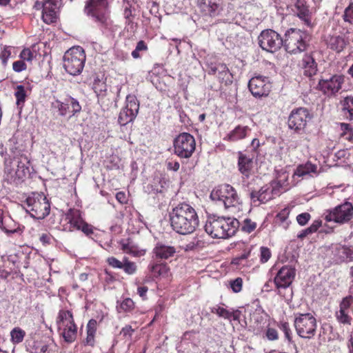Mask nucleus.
Returning a JSON list of instances; mask_svg holds the SVG:
<instances>
[{"label": "nucleus", "mask_w": 353, "mask_h": 353, "mask_svg": "<svg viewBox=\"0 0 353 353\" xmlns=\"http://www.w3.org/2000/svg\"><path fill=\"white\" fill-rule=\"evenodd\" d=\"M170 221L172 230L182 235L193 233L199 223L195 209L185 202L180 203L172 208L170 212Z\"/></svg>", "instance_id": "nucleus-1"}, {"label": "nucleus", "mask_w": 353, "mask_h": 353, "mask_svg": "<svg viewBox=\"0 0 353 353\" xmlns=\"http://www.w3.org/2000/svg\"><path fill=\"white\" fill-rule=\"evenodd\" d=\"M83 12L102 30H110L113 22L110 18L109 0H86Z\"/></svg>", "instance_id": "nucleus-2"}, {"label": "nucleus", "mask_w": 353, "mask_h": 353, "mask_svg": "<svg viewBox=\"0 0 353 353\" xmlns=\"http://www.w3.org/2000/svg\"><path fill=\"white\" fill-rule=\"evenodd\" d=\"M239 223L234 218L210 216L205 225V230L212 238L227 239L235 234Z\"/></svg>", "instance_id": "nucleus-3"}, {"label": "nucleus", "mask_w": 353, "mask_h": 353, "mask_svg": "<svg viewBox=\"0 0 353 353\" xmlns=\"http://www.w3.org/2000/svg\"><path fill=\"white\" fill-rule=\"evenodd\" d=\"M59 334L65 342L73 343L77 336V325L74 322L73 314L70 310H61L57 318Z\"/></svg>", "instance_id": "nucleus-4"}, {"label": "nucleus", "mask_w": 353, "mask_h": 353, "mask_svg": "<svg viewBox=\"0 0 353 353\" xmlns=\"http://www.w3.org/2000/svg\"><path fill=\"white\" fill-rule=\"evenodd\" d=\"M296 274V270L290 266H283L276 273L274 283L277 293L285 300L289 301L292 298V290L290 288Z\"/></svg>", "instance_id": "nucleus-5"}, {"label": "nucleus", "mask_w": 353, "mask_h": 353, "mask_svg": "<svg viewBox=\"0 0 353 353\" xmlns=\"http://www.w3.org/2000/svg\"><path fill=\"white\" fill-rule=\"evenodd\" d=\"M26 209L32 217L43 219L50 212V204L43 193L33 192L25 201Z\"/></svg>", "instance_id": "nucleus-6"}, {"label": "nucleus", "mask_w": 353, "mask_h": 353, "mask_svg": "<svg viewBox=\"0 0 353 353\" xmlns=\"http://www.w3.org/2000/svg\"><path fill=\"white\" fill-rule=\"evenodd\" d=\"M85 57L83 48L75 46L70 48L63 56V67L65 71L73 76L79 74L83 69Z\"/></svg>", "instance_id": "nucleus-7"}, {"label": "nucleus", "mask_w": 353, "mask_h": 353, "mask_svg": "<svg viewBox=\"0 0 353 353\" xmlns=\"http://www.w3.org/2000/svg\"><path fill=\"white\" fill-rule=\"evenodd\" d=\"M64 221L65 223L62 225L64 231L79 230L88 237L94 234L93 225L84 221L81 211L77 209H70L65 214Z\"/></svg>", "instance_id": "nucleus-8"}, {"label": "nucleus", "mask_w": 353, "mask_h": 353, "mask_svg": "<svg viewBox=\"0 0 353 353\" xmlns=\"http://www.w3.org/2000/svg\"><path fill=\"white\" fill-rule=\"evenodd\" d=\"M308 35L301 30L291 28L285 34L283 45L285 50L291 54H296L305 51L308 44Z\"/></svg>", "instance_id": "nucleus-9"}, {"label": "nucleus", "mask_w": 353, "mask_h": 353, "mask_svg": "<svg viewBox=\"0 0 353 353\" xmlns=\"http://www.w3.org/2000/svg\"><path fill=\"white\" fill-rule=\"evenodd\" d=\"M294 325L297 334L303 339H311L316 334L317 322L311 313L294 314Z\"/></svg>", "instance_id": "nucleus-10"}, {"label": "nucleus", "mask_w": 353, "mask_h": 353, "mask_svg": "<svg viewBox=\"0 0 353 353\" xmlns=\"http://www.w3.org/2000/svg\"><path fill=\"white\" fill-rule=\"evenodd\" d=\"M174 153L180 158H190L196 149L194 137L188 132L180 133L173 141Z\"/></svg>", "instance_id": "nucleus-11"}, {"label": "nucleus", "mask_w": 353, "mask_h": 353, "mask_svg": "<svg viewBox=\"0 0 353 353\" xmlns=\"http://www.w3.org/2000/svg\"><path fill=\"white\" fill-rule=\"evenodd\" d=\"M213 201L223 203L225 208L234 207L239 203V196L235 189L229 184H221L216 187L210 194Z\"/></svg>", "instance_id": "nucleus-12"}, {"label": "nucleus", "mask_w": 353, "mask_h": 353, "mask_svg": "<svg viewBox=\"0 0 353 353\" xmlns=\"http://www.w3.org/2000/svg\"><path fill=\"white\" fill-rule=\"evenodd\" d=\"M353 218V205L350 202H344L329 210L325 214V221L339 224L350 222Z\"/></svg>", "instance_id": "nucleus-13"}, {"label": "nucleus", "mask_w": 353, "mask_h": 353, "mask_svg": "<svg viewBox=\"0 0 353 353\" xmlns=\"http://www.w3.org/2000/svg\"><path fill=\"white\" fill-rule=\"evenodd\" d=\"M259 46L269 52H275L283 46V38L272 29L263 30L258 37Z\"/></svg>", "instance_id": "nucleus-14"}, {"label": "nucleus", "mask_w": 353, "mask_h": 353, "mask_svg": "<svg viewBox=\"0 0 353 353\" xmlns=\"http://www.w3.org/2000/svg\"><path fill=\"white\" fill-rule=\"evenodd\" d=\"M61 3V0H43L42 2L37 1L34 7L42 9L41 17L43 22L52 24L57 21Z\"/></svg>", "instance_id": "nucleus-15"}, {"label": "nucleus", "mask_w": 353, "mask_h": 353, "mask_svg": "<svg viewBox=\"0 0 353 353\" xmlns=\"http://www.w3.org/2000/svg\"><path fill=\"white\" fill-rule=\"evenodd\" d=\"M139 110V102L135 95L128 94L125 99V105L119 113L118 122L121 125H125L133 121Z\"/></svg>", "instance_id": "nucleus-16"}, {"label": "nucleus", "mask_w": 353, "mask_h": 353, "mask_svg": "<svg viewBox=\"0 0 353 353\" xmlns=\"http://www.w3.org/2000/svg\"><path fill=\"white\" fill-rule=\"evenodd\" d=\"M311 118L312 115L307 108H294L292 110L288 117V127L290 129L299 133L305 128L307 121L311 119Z\"/></svg>", "instance_id": "nucleus-17"}, {"label": "nucleus", "mask_w": 353, "mask_h": 353, "mask_svg": "<svg viewBox=\"0 0 353 353\" xmlns=\"http://www.w3.org/2000/svg\"><path fill=\"white\" fill-rule=\"evenodd\" d=\"M345 82L343 74H334L329 79L319 80L318 88L324 94L332 96L337 93Z\"/></svg>", "instance_id": "nucleus-18"}, {"label": "nucleus", "mask_w": 353, "mask_h": 353, "mask_svg": "<svg viewBox=\"0 0 353 353\" xmlns=\"http://www.w3.org/2000/svg\"><path fill=\"white\" fill-rule=\"evenodd\" d=\"M248 88L253 96L261 97L269 94L272 85L268 77L257 75L249 81Z\"/></svg>", "instance_id": "nucleus-19"}, {"label": "nucleus", "mask_w": 353, "mask_h": 353, "mask_svg": "<svg viewBox=\"0 0 353 353\" xmlns=\"http://www.w3.org/2000/svg\"><path fill=\"white\" fill-rule=\"evenodd\" d=\"M68 105H71V115L69 117L70 119L72 116H75L81 111V105L77 99L71 96L66 97L64 101L57 99L52 103V107L57 110L58 114L61 117H65L68 113Z\"/></svg>", "instance_id": "nucleus-20"}, {"label": "nucleus", "mask_w": 353, "mask_h": 353, "mask_svg": "<svg viewBox=\"0 0 353 353\" xmlns=\"http://www.w3.org/2000/svg\"><path fill=\"white\" fill-rule=\"evenodd\" d=\"M208 74L210 75H216L219 81L225 85L232 83V74L230 72L227 65L223 63H211L208 65Z\"/></svg>", "instance_id": "nucleus-21"}, {"label": "nucleus", "mask_w": 353, "mask_h": 353, "mask_svg": "<svg viewBox=\"0 0 353 353\" xmlns=\"http://www.w3.org/2000/svg\"><path fill=\"white\" fill-rule=\"evenodd\" d=\"M299 65L305 77L312 79L317 74L318 64L313 52L305 53L299 61Z\"/></svg>", "instance_id": "nucleus-22"}, {"label": "nucleus", "mask_w": 353, "mask_h": 353, "mask_svg": "<svg viewBox=\"0 0 353 353\" xmlns=\"http://www.w3.org/2000/svg\"><path fill=\"white\" fill-rule=\"evenodd\" d=\"M294 14L303 23L307 26H312V12L305 0H296L292 9Z\"/></svg>", "instance_id": "nucleus-23"}, {"label": "nucleus", "mask_w": 353, "mask_h": 353, "mask_svg": "<svg viewBox=\"0 0 353 353\" xmlns=\"http://www.w3.org/2000/svg\"><path fill=\"white\" fill-rule=\"evenodd\" d=\"M281 194V191L276 187L271 186L262 187L259 191L253 190L250 192V198L253 202L259 201L265 203L267 201L272 199L274 196H278Z\"/></svg>", "instance_id": "nucleus-24"}, {"label": "nucleus", "mask_w": 353, "mask_h": 353, "mask_svg": "<svg viewBox=\"0 0 353 353\" xmlns=\"http://www.w3.org/2000/svg\"><path fill=\"white\" fill-rule=\"evenodd\" d=\"M221 1L222 0H197L196 6L204 14L214 17L222 10Z\"/></svg>", "instance_id": "nucleus-25"}, {"label": "nucleus", "mask_w": 353, "mask_h": 353, "mask_svg": "<svg viewBox=\"0 0 353 353\" xmlns=\"http://www.w3.org/2000/svg\"><path fill=\"white\" fill-rule=\"evenodd\" d=\"M121 250L123 253L134 257H141L145 255L147 250L140 248L132 239H123L119 242Z\"/></svg>", "instance_id": "nucleus-26"}, {"label": "nucleus", "mask_w": 353, "mask_h": 353, "mask_svg": "<svg viewBox=\"0 0 353 353\" xmlns=\"http://www.w3.org/2000/svg\"><path fill=\"white\" fill-rule=\"evenodd\" d=\"M237 167L241 174L248 179L252 174L254 168L253 157L239 151L238 152Z\"/></svg>", "instance_id": "nucleus-27"}, {"label": "nucleus", "mask_w": 353, "mask_h": 353, "mask_svg": "<svg viewBox=\"0 0 353 353\" xmlns=\"http://www.w3.org/2000/svg\"><path fill=\"white\" fill-rule=\"evenodd\" d=\"M250 131L251 129L248 125H238L227 134L223 139L228 142H236L245 139Z\"/></svg>", "instance_id": "nucleus-28"}, {"label": "nucleus", "mask_w": 353, "mask_h": 353, "mask_svg": "<svg viewBox=\"0 0 353 353\" xmlns=\"http://www.w3.org/2000/svg\"><path fill=\"white\" fill-rule=\"evenodd\" d=\"M176 248L171 245H165L161 242H158L153 248V257L155 259H168L174 256L176 253Z\"/></svg>", "instance_id": "nucleus-29"}, {"label": "nucleus", "mask_w": 353, "mask_h": 353, "mask_svg": "<svg viewBox=\"0 0 353 353\" xmlns=\"http://www.w3.org/2000/svg\"><path fill=\"white\" fill-rule=\"evenodd\" d=\"M98 329V322L92 319L88 321L86 325V336L82 341L84 346H90L94 347L96 344V336Z\"/></svg>", "instance_id": "nucleus-30"}, {"label": "nucleus", "mask_w": 353, "mask_h": 353, "mask_svg": "<svg viewBox=\"0 0 353 353\" xmlns=\"http://www.w3.org/2000/svg\"><path fill=\"white\" fill-rule=\"evenodd\" d=\"M319 174L318 166L312 163L310 161H307L305 163L299 164L294 170V175L299 177H304L305 176H313Z\"/></svg>", "instance_id": "nucleus-31"}, {"label": "nucleus", "mask_w": 353, "mask_h": 353, "mask_svg": "<svg viewBox=\"0 0 353 353\" xmlns=\"http://www.w3.org/2000/svg\"><path fill=\"white\" fill-rule=\"evenodd\" d=\"M328 48L339 53L342 52L347 44V41L341 35H332L325 40Z\"/></svg>", "instance_id": "nucleus-32"}, {"label": "nucleus", "mask_w": 353, "mask_h": 353, "mask_svg": "<svg viewBox=\"0 0 353 353\" xmlns=\"http://www.w3.org/2000/svg\"><path fill=\"white\" fill-rule=\"evenodd\" d=\"M148 270L154 278L168 277L170 273V268L166 263L151 261Z\"/></svg>", "instance_id": "nucleus-33"}, {"label": "nucleus", "mask_w": 353, "mask_h": 353, "mask_svg": "<svg viewBox=\"0 0 353 353\" xmlns=\"http://www.w3.org/2000/svg\"><path fill=\"white\" fill-rule=\"evenodd\" d=\"M289 173L285 170H280L277 173L276 180L273 181L271 186L276 187L281 191V194L289 189Z\"/></svg>", "instance_id": "nucleus-34"}, {"label": "nucleus", "mask_w": 353, "mask_h": 353, "mask_svg": "<svg viewBox=\"0 0 353 353\" xmlns=\"http://www.w3.org/2000/svg\"><path fill=\"white\" fill-rule=\"evenodd\" d=\"M291 212V208L287 206L282 209L275 216L274 221L276 224L281 226L284 230H287L290 224L288 220L289 215Z\"/></svg>", "instance_id": "nucleus-35"}, {"label": "nucleus", "mask_w": 353, "mask_h": 353, "mask_svg": "<svg viewBox=\"0 0 353 353\" xmlns=\"http://www.w3.org/2000/svg\"><path fill=\"white\" fill-rule=\"evenodd\" d=\"M14 96L17 108L22 110L28 97V88H26L23 85H17L14 88Z\"/></svg>", "instance_id": "nucleus-36"}, {"label": "nucleus", "mask_w": 353, "mask_h": 353, "mask_svg": "<svg viewBox=\"0 0 353 353\" xmlns=\"http://www.w3.org/2000/svg\"><path fill=\"white\" fill-rule=\"evenodd\" d=\"M341 110L346 118L352 121L353 120V96L349 95L345 97L341 101Z\"/></svg>", "instance_id": "nucleus-37"}, {"label": "nucleus", "mask_w": 353, "mask_h": 353, "mask_svg": "<svg viewBox=\"0 0 353 353\" xmlns=\"http://www.w3.org/2000/svg\"><path fill=\"white\" fill-rule=\"evenodd\" d=\"M340 138L347 141L350 143L353 142V127L347 123H339Z\"/></svg>", "instance_id": "nucleus-38"}, {"label": "nucleus", "mask_w": 353, "mask_h": 353, "mask_svg": "<svg viewBox=\"0 0 353 353\" xmlns=\"http://www.w3.org/2000/svg\"><path fill=\"white\" fill-rule=\"evenodd\" d=\"M14 163V162H11L10 165H6L5 168L6 179L10 183H13L17 184L21 180L23 179V178L17 175V170Z\"/></svg>", "instance_id": "nucleus-39"}, {"label": "nucleus", "mask_w": 353, "mask_h": 353, "mask_svg": "<svg viewBox=\"0 0 353 353\" xmlns=\"http://www.w3.org/2000/svg\"><path fill=\"white\" fill-rule=\"evenodd\" d=\"M26 332L19 327H15L10 331V339L13 344L21 343L26 336Z\"/></svg>", "instance_id": "nucleus-40"}, {"label": "nucleus", "mask_w": 353, "mask_h": 353, "mask_svg": "<svg viewBox=\"0 0 353 353\" xmlns=\"http://www.w3.org/2000/svg\"><path fill=\"white\" fill-rule=\"evenodd\" d=\"M121 269L125 274L132 275L137 272V265L135 262L131 261L128 257L124 256Z\"/></svg>", "instance_id": "nucleus-41"}, {"label": "nucleus", "mask_w": 353, "mask_h": 353, "mask_svg": "<svg viewBox=\"0 0 353 353\" xmlns=\"http://www.w3.org/2000/svg\"><path fill=\"white\" fill-rule=\"evenodd\" d=\"M336 320L343 325H351L352 318L349 314V311L339 310L335 313Z\"/></svg>", "instance_id": "nucleus-42"}, {"label": "nucleus", "mask_w": 353, "mask_h": 353, "mask_svg": "<svg viewBox=\"0 0 353 353\" xmlns=\"http://www.w3.org/2000/svg\"><path fill=\"white\" fill-rule=\"evenodd\" d=\"M251 250L250 248H246L243 250V252L239 255L232 258L231 261V264L234 265H244L243 262L248 259L250 256Z\"/></svg>", "instance_id": "nucleus-43"}, {"label": "nucleus", "mask_w": 353, "mask_h": 353, "mask_svg": "<svg viewBox=\"0 0 353 353\" xmlns=\"http://www.w3.org/2000/svg\"><path fill=\"white\" fill-rule=\"evenodd\" d=\"M322 329L323 335H325V334L328 333V335L327 336V341H330L341 339L340 335L337 332H333V327L331 325L325 323L322 326Z\"/></svg>", "instance_id": "nucleus-44"}, {"label": "nucleus", "mask_w": 353, "mask_h": 353, "mask_svg": "<svg viewBox=\"0 0 353 353\" xmlns=\"http://www.w3.org/2000/svg\"><path fill=\"white\" fill-rule=\"evenodd\" d=\"M17 164H14L17 170V175L23 179L29 173V168L26 165V163L21 160L15 161Z\"/></svg>", "instance_id": "nucleus-45"}, {"label": "nucleus", "mask_w": 353, "mask_h": 353, "mask_svg": "<svg viewBox=\"0 0 353 353\" xmlns=\"http://www.w3.org/2000/svg\"><path fill=\"white\" fill-rule=\"evenodd\" d=\"M94 81L92 83V89L95 93L100 94L105 90V84L101 81L99 76L96 74L93 75Z\"/></svg>", "instance_id": "nucleus-46"}, {"label": "nucleus", "mask_w": 353, "mask_h": 353, "mask_svg": "<svg viewBox=\"0 0 353 353\" xmlns=\"http://www.w3.org/2000/svg\"><path fill=\"white\" fill-rule=\"evenodd\" d=\"M257 224L256 222L252 221L250 219H245L241 224V230L246 233L252 232L256 228Z\"/></svg>", "instance_id": "nucleus-47"}, {"label": "nucleus", "mask_w": 353, "mask_h": 353, "mask_svg": "<svg viewBox=\"0 0 353 353\" xmlns=\"http://www.w3.org/2000/svg\"><path fill=\"white\" fill-rule=\"evenodd\" d=\"M339 254L341 257L349 259L350 261L353 260V247L343 245L341 246L339 250Z\"/></svg>", "instance_id": "nucleus-48"}, {"label": "nucleus", "mask_w": 353, "mask_h": 353, "mask_svg": "<svg viewBox=\"0 0 353 353\" xmlns=\"http://www.w3.org/2000/svg\"><path fill=\"white\" fill-rule=\"evenodd\" d=\"M243 281L241 277H237L234 279H231L229 281V285L234 293H239L243 289Z\"/></svg>", "instance_id": "nucleus-49"}, {"label": "nucleus", "mask_w": 353, "mask_h": 353, "mask_svg": "<svg viewBox=\"0 0 353 353\" xmlns=\"http://www.w3.org/2000/svg\"><path fill=\"white\" fill-rule=\"evenodd\" d=\"M343 19L345 22L353 25V2H350L348 6L345 9Z\"/></svg>", "instance_id": "nucleus-50"}, {"label": "nucleus", "mask_w": 353, "mask_h": 353, "mask_svg": "<svg viewBox=\"0 0 353 353\" xmlns=\"http://www.w3.org/2000/svg\"><path fill=\"white\" fill-rule=\"evenodd\" d=\"M134 303L130 298L125 299L120 304L119 310L125 312H129L134 310Z\"/></svg>", "instance_id": "nucleus-51"}, {"label": "nucleus", "mask_w": 353, "mask_h": 353, "mask_svg": "<svg viewBox=\"0 0 353 353\" xmlns=\"http://www.w3.org/2000/svg\"><path fill=\"white\" fill-rule=\"evenodd\" d=\"M210 311L212 313L217 314L219 317L229 319L230 311L224 307L216 305L211 307Z\"/></svg>", "instance_id": "nucleus-52"}, {"label": "nucleus", "mask_w": 353, "mask_h": 353, "mask_svg": "<svg viewBox=\"0 0 353 353\" xmlns=\"http://www.w3.org/2000/svg\"><path fill=\"white\" fill-rule=\"evenodd\" d=\"M279 328L284 332L285 339L289 342H291L292 339V332L289 323L288 322H281L279 324Z\"/></svg>", "instance_id": "nucleus-53"}, {"label": "nucleus", "mask_w": 353, "mask_h": 353, "mask_svg": "<svg viewBox=\"0 0 353 353\" xmlns=\"http://www.w3.org/2000/svg\"><path fill=\"white\" fill-rule=\"evenodd\" d=\"M353 303V296L350 295L343 298L339 304V310L350 311L351 305Z\"/></svg>", "instance_id": "nucleus-54"}, {"label": "nucleus", "mask_w": 353, "mask_h": 353, "mask_svg": "<svg viewBox=\"0 0 353 353\" xmlns=\"http://www.w3.org/2000/svg\"><path fill=\"white\" fill-rule=\"evenodd\" d=\"M272 256L271 250L267 247L260 248V261L262 263H266Z\"/></svg>", "instance_id": "nucleus-55"}, {"label": "nucleus", "mask_w": 353, "mask_h": 353, "mask_svg": "<svg viewBox=\"0 0 353 353\" xmlns=\"http://www.w3.org/2000/svg\"><path fill=\"white\" fill-rule=\"evenodd\" d=\"M124 18L125 19V23L128 26L133 25L134 15L131 9V6H126L123 11Z\"/></svg>", "instance_id": "nucleus-56"}, {"label": "nucleus", "mask_w": 353, "mask_h": 353, "mask_svg": "<svg viewBox=\"0 0 353 353\" xmlns=\"http://www.w3.org/2000/svg\"><path fill=\"white\" fill-rule=\"evenodd\" d=\"M311 219V215L308 212H303L297 215L296 221L301 225H305Z\"/></svg>", "instance_id": "nucleus-57"}, {"label": "nucleus", "mask_w": 353, "mask_h": 353, "mask_svg": "<svg viewBox=\"0 0 353 353\" xmlns=\"http://www.w3.org/2000/svg\"><path fill=\"white\" fill-rule=\"evenodd\" d=\"M20 59L25 62V61L31 62L33 59V52L29 48H24L19 54Z\"/></svg>", "instance_id": "nucleus-58"}, {"label": "nucleus", "mask_w": 353, "mask_h": 353, "mask_svg": "<svg viewBox=\"0 0 353 353\" xmlns=\"http://www.w3.org/2000/svg\"><path fill=\"white\" fill-rule=\"evenodd\" d=\"M53 236L49 232L42 233L39 235V241L44 246L50 245Z\"/></svg>", "instance_id": "nucleus-59"}, {"label": "nucleus", "mask_w": 353, "mask_h": 353, "mask_svg": "<svg viewBox=\"0 0 353 353\" xmlns=\"http://www.w3.org/2000/svg\"><path fill=\"white\" fill-rule=\"evenodd\" d=\"M12 69L16 72H21L27 69L26 63L21 60L16 61L12 63Z\"/></svg>", "instance_id": "nucleus-60"}, {"label": "nucleus", "mask_w": 353, "mask_h": 353, "mask_svg": "<svg viewBox=\"0 0 353 353\" xmlns=\"http://www.w3.org/2000/svg\"><path fill=\"white\" fill-rule=\"evenodd\" d=\"M106 261L110 266L114 268L121 269L122 268L123 261H121L114 256L108 257Z\"/></svg>", "instance_id": "nucleus-61"}, {"label": "nucleus", "mask_w": 353, "mask_h": 353, "mask_svg": "<svg viewBox=\"0 0 353 353\" xmlns=\"http://www.w3.org/2000/svg\"><path fill=\"white\" fill-rule=\"evenodd\" d=\"M265 336L270 341H275L279 339V334L276 329L268 327L265 332Z\"/></svg>", "instance_id": "nucleus-62"}, {"label": "nucleus", "mask_w": 353, "mask_h": 353, "mask_svg": "<svg viewBox=\"0 0 353 353\" xmlns=\"http://www.w3.org/2000/svg\"><path fill=\"white\" fill-rule=\"evenodd\" d=\"M11 221V219L10 217L4 216L1 220V228L2 229L7 233H14L16 230L14 228H12L7 225V222Z\"/></svg>", "instance_id": "nucleus-63"}, {"label": "nucleus", "mask_w": 353, "mask_h": 353, "mask_svg": "<svg viewBox=\"0 0 353 353\" xmlns=\"http://www.w3.org/2000/svg\"><path fill=\"white\" fill-rule=\"evenodd\" d=\"M11 55L10 47L6 46L1 52V58L3 65H6L9 57Z\"/></svg>", "instance_id": "nucleus-64"}]
</instances>
